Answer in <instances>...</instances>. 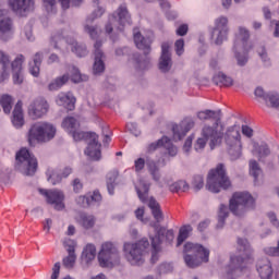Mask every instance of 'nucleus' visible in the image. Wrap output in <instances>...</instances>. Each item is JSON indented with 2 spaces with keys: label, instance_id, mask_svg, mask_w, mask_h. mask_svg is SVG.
Returning a JSON list of instances; mask_svg holds the SVG:
<instances>
[{
  "label": "nucleus",
  "instance_id": "nucleus-1",
  "mask_svg": "<svg viewBox=\"0 0 279 279\" xmlns=\"http://www.w3.org/2000/svg\"><path fill=\"white\" fill-rule=\"evenodd\" d=\"M62 128L65 132L71 134L74 141H89L87 148L85 149V155L90 158V160H101V144H99V136L93 132H82L77 131L80 123L73 117H68L62 122Z\"/></svg>",
  "mask_w": 279,
  "mask_h": 279
},
{
  "label": "nucleus",
  "instance_id": "nucleus-2",
  "mask_svg": "<svg viewBox=\"0 0 279 279\" xmlns=\"http://www.w3.org/2000/svg\"><path fill=\"white\" fill-rule=\"evenodd\" d=\"M199 121H213V125L205 124L202 129V136L209 140L210 149L219 147L223 141V124L221 123V110H204L197 113Z\"/></svg>",
  "mask_w": 279,
  "mask_h": 279
},
{
  "label": "nucleus",
  "instance_id": "nucleus-3",
  "mask_svg": "<svg viewBox=\"0 0 279 279\" xmlns=\"http://www.w3.org/2000/svg\"><path fill=\"white\" fill-rule=\"evenodd\" d=\"M238 256H231L230 263L227 266V279H234L236 276H241L252 263V248L250 242L245 239H238Z\"/></svg>",
  "mask_w": 279,
  "mask_h": 279
},
{
  "label": "nucleus",
  "instance_id": "nucleus-4",
  "mask_svg": "<svg viewBox=\"0 0 279 279\" xmlns=\"http://www.w3.org/2000/svg\"><path fill=\"white\" fill-rule=\"evenodd\" d=\"M183 252L185 265L192 269L199 267L202 263H208L210 257V251L202 244L186 242Z\"/></svg>",
  "mask_w": 279,
  "mask_h": 279
},
{
  "label": "nucleus",
  "instance_id": "nucleus-5",
  "mask_svg": "<svg viewBox=\"0 0 279 279\" xmlns=\"http://www.w3.org/2000/svg\"><path fill=\"white\" fill-rule=\"evenodd\" d=\"M247 40H250V31L240 27L239 34L236 35L233 45V51L238 60L239 66H245V64H247V53H250V51L254 49L252 43Z\"/></svg>",
  "mask_w": 279,
  "mask_h": 279
},
{
  "label": "nucleus",
  "instance_id": "nucleus-6",
  "mask_svg": "<svg viewBox=\"0 0 279 279\" xmlns=\"http://www.w3.org/2000/svg\"><path fill=\"white\" fill-rule=\"evenodd\" d=\"M56 136V126L49 122H36L28 131L29 145H36V143H47Z\"/></svg>",
  "mask_w": 279,
  "mask_h": 279
},
{
  "label": "nucleus",
  "instance_id": "nucleus-7",
  "mask_svg": "<svg viewBox=\"0 0 279 279\" xmlns=\"http://www.w3.org/2000/svg\"><path fill=\"white\" fill-rule=\"evenodd\" d=\"M149 247V240L146 238L136 243H124L123 252L131 265H143L145 263V251Z\"/></svg>",
  "mask_w": 279,
  "mask_h": 279
},
{
  "label": "nucleus",
  "instance_id": "nucleus-8",
  "mask_svg": "<svg viewBox=\"0 0 279 279\" xmlns=\"http://www.w3.org/2000/svg\"><path fill=\"white\" fill-rule=\"evenodd\" d=\"M133 40L135 43V46L141 51H144V59H142L141 57L135 58L137 69H140L141 71H145V69H149V66H151V60L148 57L151 51V38L144 37L138 28H134Z\"/></svg>",
  "mask_w": 279,
  "mask_h": 279
},
{
  "label": "nucleus",
  "instance_id": "nucleus-9",
  "mask_svg": "<svg viewBox=\"0 0 279 279\" xmlns=\"http://www.w3.org/2000/svg\"><path fill=\"white\" fill-rule=\"evenodd\" d=\"M230 179L226 175V168L222 163L209 171L206 189L210 193H219L221 189H230Z\"/></svg>",
  "mask_w": 279,
  "mask_h": 279
},
{
  "label": "nucleus",
  "instance_id": "nucleus-10",
  "mask_svg": "<svg viewBox=\"0 0 279 279\" xmlns=\"http://www.w3.org/2000/svg\"><path fill=\"white\" fill-rule=\"evenodd\" d=\"M135 191L142 204H147L148 202V208H150L154 219L157 221V223H160V221L165 219V216L162 215V210L160 209V204H158V201L155 199L154 197L148 198L149 184L144 183L141 180L138 184L135 185Z\"/></svg>",
  "mask_w": 279,
  "mask_h": 279
},
{
  "label": "nucleus",
  "instance_id": "nucleus-11",
  "mask_svg": "<svg viewBox=\"0 0 279 279\" xmlns=\"http://www.w3.org/2000/svg\"><path fill=\"white\" fill-rule=\"evenodd\" d=\"M227 151L231 160H239L243 156V144H241V131L239 126H230L225 134Z\"/></svg>",
  "mask_w": 279,
  "mask_h": 279
},
{
  "label": "nucleus",
  "instance_id": "nucleus-12",
  "mask_svg": "<svg viewBox=\"0 0 279 279\" xmlns=\"http://www.w3.org/2000/svg\"><path fill=\"white\" fill-rule=\"evenodd\" d=\"M256 202L247 192H235L229 202V209L235 217H241L246 210H253Z\"/></svg>",
  "mask_w": 279,
  "mask_h": 279
},
{
  "label": "nucleus",
  "instance_id": "nucleus-13",
  "mask_svg": "<svg viewBox=\"0 0 279 279\" xmlns=\"http://www.w3.org/2000/svg\"><path fill=\"white\" fill-rule=\"evenodd\" d=\"M16 167L21 169L24 175H34L38 169V160L29 153L27 148H21L16 155Z\"/></svg>",
  "mask_w": 279,
  "mask_h": 279
},
{
  "label": "nucleus",
  "instance_id": "nucleus-14",
  "mask_svg": "<svg viewBox=\"0 0 279 279\" xmlns=\"http://www.w3.org/2000/svg\"><path fill=\"white\" fill-rule=\"evenodd\" d=\"M121 256L119 255V247L112 242H105L98 253V262L100 267H114L119 265Z\"/></svg>",
  "mask_w": 279,
  "mask_h": 279
},
{
  "label": "nucleus",
  "instance_id": "nucleus-15",
  "mask_svg": "<svg viewBox=\"0 0 279 279\" xmlns=\"http://www.w3.org/2000/svg\"><path fill=\"white\" fill-rule=\"evenodd\" d=\"M68 73L69 74H63L62 76L57 77L54 81H52L49 85L48 88L49 90H59V88H62L66 82L71 78V82L74 84H80V82H87L88 76L87 75H82L80 73V70L75 68V65H70L68 68Z\"/></svg>",
  "mask_w": 279,
  "mask_h": 279
},
{
  "label": "nucleus",
  "instance_id": "nucleus-16",
  "mask_svg": "<svg viewBox=\"0 0 279 279\" xmlns=\"http://www.w3.org/2000/svg\"><path fill=\"white\" fill-rule=\"evenodd\" d=\"M117 23L119 25V32H123L125 25H132V17L130 16V12L128 11V7L125 4H121L118 8L117 13L109 16V23L106 25V32L108 34H112V25Z\"/></svg>",
  "mask_w": 279,
  "mask_h": 279
},
{
  "label": "nucleus",
  "instance_id": "nucleus-17",
  "mask_svg": "<svg viewBox=\"0 0 279 279\" xmlns=\"http://www.w3.org/2000/svg\"><path fill=\"white\" fill-rule=\"evenodd\" d=\"M50 43L53 45L54 49H59L63 43L71 45L73 53H75L78 58H84V56L88 54L86 46L77 44L73 38H64V36H62L60 33L54 34L51 37Z\"/></svg>",
  "mask_w": 279,
  "mask_h": 279
},
{
  "label": "nucleus",
  "instance_id": "nucleus-18",
  "mask_svg": "<svg viewBox=\"0 0 279 279\" xmlns=\"http://www.w3.org/2000/svg\"><path fill=\"white\" fill-rule=\"evenodd\" d=\"M165 234H166V239H168V241H173V231L168 230L166 231L165 228L160 227L159 229H156V235L155 236H150V241H151V258H150V263H158V254H160L161 251V243H162V239H165Z\"/></svg>",
  "mask_w": 279,
  "mask_h": 279
},
{
  "label": "nucleus",
  "instance_id": "nucleus-19",
  "mask_svg": "<svg viewBox=\"0 0 279 279\" xmlns=\"http://www.w3.org/2000/svg\"><path fill=\"white\" fill-rule=\"evenodd\" d=\"M40 195L46 197L47 204L53 206L54 210H64V192L60 190L39 189Z\"/></svg>",
  "mask_w": 279,
  "mask_h": 279
},
{
  "label": "nucleus",
  "instance_id": "nucleus-20",
  "mask_svg": "<svg viewBox=\"0 0 279 279\" xmlns=\"http://www.w3.org/2000/svg\"><path fill=\"white\" fill-rule=\"evenodd\" d=\"M5 14H8V11L3 10V1L0 0V40H3V43H8L14 36L12 20L10 17L1 19Z\"/></svg>",
  "mask_w": 279,
  "mask_h": 279
},
{
  "label": "nucleus",
  "instance_id": "nucleus-21",
  "mask_svg": "<svg viewBox=\"0 0 279 279\" xmlns=\"http://www.w3.org/2000/svg\"><path fill=\"white\" fill-rule=\"evenodd\" d=\"M211 38L216 45H221L223 40H228V17L220 16L216 19Z\"/></svg>",
  "mask_w": 279,
  "mask_h": 279
},
{
  "label": "nucleus",
  "instance_id": "nucleus-22",
  "mask_svg": "<svg viewBox=\"0 0 279 279\" xmlns=\"http://www.w3.org/2000/svg\"><path fill=\"white\" fill-rule=\"evenodd\" d=\"M195 128L193 118H185L178 124H172L173 141H182Z\"/></svg>",
  "mask_w": 279,
  "mask_h": 279
},
{
  "label": "nucleus",
  "instance_id": "nucleus-23",
  "mask_svg": "<svg viewBox=\"0 0 279 279\" xmlns=\"http://www.w3.org/2000/svg\"><path fill=\"white\" fill-rule=\"evenodd\" d=\"M49 112V104L45 98L35 99L28 107V116L33 119H43Z\"/></svg>",
  "mask_w": 279,
  "mask_h": 279
},
{
  "label": "nucleus",
  "instance_id": "nucleus-24",
  "mask_svg": "<svg viewBox=\"0 0 279 279\" xmlns=\"http://www.w3.org/2000/svg\"><path fill=\"white\" fill-rule=\"evenodd\" d=\"M256 270L260 279H279V272L274 271L271 260L267 258L257 262Z\"/></svg>",
  "mask_w": 279,
  "mask_h": 279
},
{
  "label": "nucleus",
  "instance_id": "nucleus-25",
  "mask_svg": "<svg viewBox=\"0 0 279 279\" xmlns=\"http://www.w3.org/2000/svg\"><path fill=\"white\" fill-rule=\"evenodd\" d=\"M8 4L17 16H25L26 12L34 10V0H9Z\"/></svg>",
  "mask_w": 279,
  "mask_h": 279
},
{
  "label": "nucleus",
  "instance_id": "nucleus-26",
  "mask_svg": "<svg viewBox=\"0 0 279 279\" xmlns=\"http://www.w3.org/2000/svg\"><path fill=\"white\" fill-rule=\"evenodd\" d=\"M157 147H163L165 149H167L168 155L172 157L178 156V147H175L173 143H171V140L167 136H163L162 140H159L156 143L149 144L147 147V153L151 154V151H156Z\"/></svg>",
  "mask_w": 279,
  "mask_h": 279
},
{
  "label": "nucleus",
  "instance_id": "nucleus-27",
  "mask_svg": "<svg viewBox=\"0 0 279 279\" xmlns=\"http://www.w3.org/2000/svg\"><path fill=\"white\" fill-rule=\"evenodd\" d=\"M25 62V57L23 54H17V57L11 63V71L13 73V83L21 85L24 81L23 77V63Z\"/></svg>",
  "mask_w": 279,
  "mask_h": 279
},
{
  "label": "nucleus",
  "instance_id": "nucleus-28",
  "mask_svg": "<svg viewBox=\"0 0 279 279\" xmlns=\"http://www.w3.org/2000/svg\"><path fill=\"white\" fill-rule=\"evenodd\" d=\"M101 41L97 40L94 45V75H99V73H104L106 71V64L104 63V51H101Z\"/></svg>",
  "mask_w": 279,
  "mask_h": 279
},
{
  "label": "nucleus",
  "instance_id": "nucleus-29",
  "mask_svg": "<svg viewBox=\"0 0 279 279\" xmlns=\"http://www.w3.org/2000/svg\"><path fill=\"white\" fill-rule=\"evenodd\" d=\"M63 245L69 254L65 258H63V266L66 267V269H73L75 266V260L77 259V256L75 255V247L77 244L75 241L69 239L63 242Z\"/></svg>",
  "mask_w": 279,
  "mask_h": 279
},
{
  "label": "nucleus",
  "instance_id": "nucleus-30",
  "mask_svg": "<svg viewBox=\"0 0 279 279\" xmlns=\"http://www.w3.org/2000/svg\"><path fill=\"white\" fill-rule=\"evenodd\" d=\"M170 46L169 43H163L161 45V57L159 60V70L161 73H168L171 71V52H169Z\"/></svg>",
  "mask_w": 279,
  "mask_h": 279
},
{
  "label": "nucleus",
  "instance_id": "nucleus-31",
  "mask_svg": "<svg viewBox=\"0 0 279 279\" xmlns=\"http://www.w3.org/2000/svg\"><path fill=\"white\" fill-rule=\"evenodd\" d=\"M75 96L72 93H60L57 96L56 104L57 106H62L65 110H75Z\"/></svg>",
  "mask_w": 279,
  "mask_h": 279
},
{
  "label": "nucleus",
  "instance_id": "nucleus-32",
  "mask_svg": "<svg viewBox=\"0 0 279 279\" xmlns=\"http://www.w3.org/2000/svg\"><path fill=\"white\" fill-rule=\"evenodd\" d=\"M101 202V194L99 191H94L93 195L88 196H78L76 198V203L82 208H88V206H93V204H99Z\"/></svg>",
  "mask_w": 279,
  "mask_h": 279
},
{
  "label": "nucleus",
  "instance_id": "nucleus-33",
  "mask_svg": "<svg viewBox=\"0 0 279 279\" xmlns=\"http://www.w3.org/2000/svg\"><path fill=\"white\" fill-rule=\"evenodd\" d=\"M12 123L17 130L25 125V119L23 118V101L19 100L13 110Z\"/></svg>",
  "mask_w": 279,
  "mask_h": 279
},
{
  "label": "nucleus",
  "instance_id": "nucleus-34",
  "mask_svg": "<svg viewBox=\"0 0 279 279\" xmlns=\"http://www.w3.org/2000/svg\"><path fill=\"white\" fill-rule=\"evenodd\" d=\"M71 173H73V169L70 167H65L61 172L52 171L51 174L48 173V182L52 185L60 184L62 179L70 177Z\"/></svg>",
  "mask_w": 279,
  "mask_h": 279
},
{
  "label": "nucleus",
  "instance_id": "nucleus-35",
  "mask_svg": "<svg viewBox=\"0 0 279 279\" xmlns=\"http://www.w3.org/2000/svg\"><path fill=\"white\" fill-rule=\"evenodd\" d=\"M40 64H43V52H37L33 61L28 63V71L33 77L40 75Z\"/></svg>",
  "mask_w": 279,
  "mask_h": 279
},
{
  "label": "nucleus",
  "instance_id": "nucleus-36",
  "mask_svg": "<svg viewBox=\"0 0 279 279\" xmlns=\"http://www.w3.org/2000/svg\"><path fill=\"white\" fill-rule=\"evenodd\" d=\"M97 256V247L94 244H87L82 253V260L84 263H90V260H95Z\"/></svg>",
  "mask_w": 279,
  "mask_h": 279
},
{
  "label": "nucleus",
  "instance_id": "nucleus-37",
  "mask_svg": "<svg viewBox=\"0 0 279 279\" xmlns=\"http://www.w3.org/2000/svg\"><path fill=\"white\" fill-rule=\"evenodd\" d=\"M213 82L216 84V86H220V87H223V86L228 87L234 84V81H232V77H229L228 75L221 72H219L213 77Z\"/></svg>",
  "mask_w": 279,
  "mask_h": 279
},
{
  "label": "nucleus",
  "instance_id": "nucleus-38",
  "mask_svg": "<svg viewBox=\"0 0 279 279\" xmlns=\"http://www.w3.org/2000/svg\"><path fill=\"white\" fill-rule=\"evenodd\" d=\"M269 154H271V150H269V146L267 144H254L253 155L258 157V160H263V158L269 156Z\"/></svg>",
  "mask_w": 279,
  "mask_h": 279
},
{
  "label": "nucleus",
  "instance_id": "nucleus-39",
  "mask_svg": "<svg viewBox=\"0 0 279 279\" xmlns=\"http://www.w3.org/2000/svg\"><path fill=\"white\" fill-rule=\"evenodd\" d=\"M146 166H147V169H148L153 180H155V182H159L160 181V169L158 168V163L156 161H154L153 159H147Z\"/></svg>",
  "mask_w": 279,
  "mask_h": 279
},
{
  "label": "nucleus",
  "instance_id": "nucleus-40",
  "mask_svg": "<svg viewBox=\"0 0 279 279\" xmlns=\"http://www.w3.org/2000/svg\"><path fill=\"white\" fill-rule=\"evenodd\" d=\"M117 178H119V171L117 170L110 171L107 174V191L109 195H114Z\"/></svg>",
  "mask_w": 279,
  "mask_h": 279
},
{
  "label": "nucleus",
  "instance_id": "nucleus-41",
  "mask_svg": "<svg viewBox=\"0 0 279 279\" xmlns=\"http://www.w3.org/2000/svg\"><path fill=\"white\" fill-rule=\"evenodd\" d=\"M193 232V227L191 225H185L180 228L178 240H177V246L180 247L189 239V234Z\"/></svg>",
  "mask_w": 279,
  "mask_h": 279
},
{
  "label": "nucleus",
  "instance_id": "nucleus-42",
  "mask_svg": "<svg viewBox=\"0 0 279 279\" xmlns=\"http://www.w3.org/2000/svg\"><path fill=\"white\" fill-rule=\"evenodd\" d=\"M77 221L85 228V230H89L95 226V216L81 214L77 218Z\"/></svg>",
  "mask_w": 279,
  "mask_h": 279
},
{
  "label": "nucleus",
  "instance_id": "nucleus-43",
  "mask_svg": "<svg viewBox=\"0 0 279 279\" xmlns=\"http://www.w3.org/2000/svg\"><path fill=\"white\" fill-rule=\"evenodd\" d=\"M12 104H14V99H12V96L4 94L0 97V105L5 114H10V112H12Z\"/></svg>",
  "mask_w": 279,
  "mask_h": 279
},
{
  "label": "nucleus",
  "instance_id": "nucleus-44",
  "mask_svg": "<svg viewBox=\"0 0 279 279\" xmlns=\"http://www.w3.org/2000/svg\"><path fill=\"white\" fill-rule=\"evenodd\" d=\"M171 193H184L189 191V183L186 181H177L170 185Z\"/></svg>",
  "mask_w": 279,
  "mask_h": 279
},
{
  "label": "nucleus",
  "instance_id": "nucleus-45",
  "mask_svg": "<svg viewBox=\"0 0 279 279\" xmlns=\"http://www.w3.org/2000/svg\"><path fill=\"white\" fill-rule=\"evenodd\" d=\"M263 173V170L258 166V162L256 160L250 161V174L254 178V182H258V175Z\"/></svg>",
  "mask_w": 279,
  "mask_h": 279
},
{
  "label": "nucleus",
  "instance_id": "nucleus-46",
  "mask_svg": "<svg viewBox=\"0 0 279 279\" xmlns=\"http://www.w3.org/2000/svg\"><path fill=\"white\" fill-rule=\"evenodd\" d=\"M226 219H228V206L220 205L217 228H223Z\"/></svg>",
  "mask_w": 279,
  "mask_h": 279
},
{
  "label": "nucleus",
  "instance_id": "nucleus-47",
  "mask_svg": "<svg viewBox=\"0 0 279 279\" xmlns=\"http://www.w3.org/2000/svg\"><path fill=\"white\" fill-rule=\"evenodd\" d=\"M257 53H258L262 62L265 64V66H269V64H271V62L269 61V56L267 54V49H265L264 46H260L257 49Z\"/></svg>",
  "mask_w": 279,
  "mask_h": 279
},
{
  "label": "nucleus",
  "instance_id": "nucleus-48",
  "mask_svg": "<svg viewBox=\"0 0 279 279\" xmlns=\"http://www.w3.org/2000/svg\"><path fill=\"white\" fill-rule=\"evenodd\" d=\"M192 184H193L194 191H202V189H204V177L199 174L195 175Z\"/></svg>",
  "mask_w": 279,
  "mask_h": 279
},
{
  "label": "nucleus",
  "instance_id": "nucleus-49",
  "mask_svg": "<svg viewBox=\"0 0 279 279\" xmlns=\"http://www.w3.org/2000/svg\"><path fill=\"white\" fill-rule=\"evenodd\" d=\"M210 143V140L204 137L202 135V137H198L195 145H194V148H195V151H202V149H204V147H206V143Z\"/></svg>",
  "mask_w": 279,
  "mask_h": 279
},
{
  "label": "nucleus",
  "instance_id": "nucleus-50",
  "mask_svg": "<svg viewBox=\"0 0 279 279\" xmlns=\"http://www.w3.org/2000/svg\"><path fill=\"white\" fill-rule=\"evenodd\" d=\"M0 64L1 69H10V56L3 51H0Z\"/></svg>",
  "mask_w": 279,
  "mask_h": 279
},
{
  "label": "nucleus",
  "instance_id": "nucleus-51",
  "mask_svg": "<svg viewBox=\"0 0 279 279\" xmlns=\"http://www.w3.org/2000/svg\"><path fill=\"white\" fill-rule=\"evenodd\" d=\"M104 12H106V10L98 7L97 10H95L92 13V16L87 17L86 23H93V21H95V19H99V16H104Z\"/></svg>",
  "mask_w": 279,
  "mask_h": 279
},
{
  "label": "nucleus",
  "instance_id": "nucleus-52",
  "mask_svg": "<svg viewBox=\"0 0 279 279\" xmlns=\"http://www.w3.org/2000/svg\"><path fill=\"white\" fill-rule=\"evenodd\" d=\"M268 101L270 102L272 108H277L279 110V95L276 93L268 94Z\"/></svg>",
  "mask_w": 279,
  "mask_h": 279
},
{
  "label": "nucleus",
  "instance_id": "nucleus-53",
  "mask_svg": "<svg viewBox=\"0 0 279 279\" xmlns=\"http://www.w3.org/2000/svg\"><path fill=\"white\" fill-rule=\"evenodd\" d=\"M43 3L48 13L56 12V0H43Z\"/></svg>",
  "mask_w": 279,
  "mask_h": 279
},
{
  "label": "nucleus",
  "instance_id": "nucleus-54",
  "mask_svg": "<svg viewBox=\"0 0 279 279\" xmlns=\"http://www.w3.org/2000/svg\"><path fill=\"white\" fill-rule=\"evenodd\" d=\"M174 49L177 56H182V53H184V39H178L174 43Z\"/></svg>",
  "mask_w": 279,
  "mask_h": 279
},
{
  "label": "nucleus",
  "instance_id": "nucleus-55",
  "mask_svg": "<svg viewBox=\"0 0 279 279\" xmlns=\"http://www.w3.org/2000/svg\"><path fill=\"white\" fill-rule=\"evenodd\" d=\"M85 32L90 36V38H93V40H95V38L99 36V32H97V27L89 26L88 24L85 25Z\"/></svg>",
  "mask_w": 279,
  "mask_h": 279
},
{
  "label": "nucleus",
  "instance_id": "nucleus-56",
  "mask_svg": "<svg viewBox=\"0 0 279 279\" xmlns=\"http://www.w3.org/2000/svg\"><path fill=\"white\" fill-rule=\"evenodd\" d=\"M173 271V265L170 263H163L159 266V274H171Z\"/></svg>",
  "mask_w": 279,
  "mask_h": 279
},
{
  "label": "nucleus",
  "instance_id": "nucleus-57",
  "mask_svg": "<svg viewBox=\"0 0 279 279\" xmlns=\"http://www.w3.org/2000/svg\"><path fill=\"white\" fill-rule=\"evenodd\" d=\"M242 134L243 136H246V138H252L254 136V129H252L247 124L242 125Z\"/></svg>",
  "mask_w": 279,
  "mask_h": 279
},
{
  "label": "nucleus",
  "instance_id": "nucleus-58",
  "mask_svg": "<svg viewBox=\"0 0 279 279\" xmlns=\"http://www.w3.org/2000/svg\"><path fill=\"white\" fill-rule=\"evenodd\" d=\"M135 171L136 173H141L143 169H145V159L144 158H138L134 162Z\"/></svg>",
  "mask_w": 279,
  "mask_h": 279
},
{
  "label": "nucleus",
  "instance_id": "nucleus-59",
  "mask_svg": "<svg viewBox=\"0 0 279 279\" xmlns=\"http://www.w3.org/2000/svg\"><path fill=\"white\" fill-rule=\"evenodd\" d=\"M255 97H260L262 99H265V101L269 100V94L266 95L265 89H263L262 87H257L255 89Z\"/></svg>",
  "mask_w": 279,
  "mask_h": 279
},
{
  "label": "nucleus",
  "instance_id": "nucleus-60",
  "mask_svg": "<svg viewBox=\"0 0 279 279\" xmlns=\"http://www.w3.org/2000/svg\"><path fill=\"white\" fill-rule=\"evenodd\" d=\"M60 278V262H57L52 267V275L50 279Z\"/></svg>",
  "mask_w": 279,
  "mask_h": 279
},
{
  "label": "nucleus",
  "instance_id": "nucleus-61",
  "mask_svg": "<svg viewBox=\"0 0 279 279\" xmlns=\"http://www.w3.org/2000/svg\"><path fill=\"white\" fill-rule=\"evenodd\" d=\"M60 278V262H57L52 267V275L50 279Z\"/></svg>",
  "mask_w": 279,
  "mask_h": 279
},
{
  "label": "nucleus",
  "instance_id": "nucleus-62",
  "mask_svg": "<svg viewBox=\"0 0 279 279\" xmlns=\"http://www.w3.org/2000/svg\"><path fill=\"white\" fill-rule=\"evenodd\" d=\"M189 34V25L182 24L177 29V36H186Z\"/></svg>",
  "mask_w": 279,
  "mask_h": 279
},
{
  "label": "nucleus",
  "instance_id": "nucleus-63",
  "mask_svg": "<svg viewBox=\"0 0 279 279\" xmlns=\"http://www.w3.org/2000/svg\"><path fill=\"white\" fill-rule=\"evenodd\" d=\"M191 147H193V137L189 136L183 145V151L189 154Z\"/></svg>",
  "mask_w": 279,
  "mask_h": 279
},
{
  "label": "nucleus",
  "instance_id": "nucleus-64",
  "mask_svg": "<svg viewBox=\"0 0 279 279\" xmlns=\"http://www.w3.org/2000/svg\"><path fill=\"white\" fill-rule=\"evenodd\" d=\"M268 219L270 220V222L272 223V226H275V227L278 228V230H279V221H278V219L276 218V214L269 213V214H268Z\"/></svg>",
  "mask_w": 279,
  "mask_h": 279
}]
</instances>
